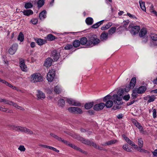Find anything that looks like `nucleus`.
I'll return each mask as SVG.
<instances>
[{"mask_svg":"<svg viewBox=\"0 0 157 157\" xmlns=\"http://www.w3.org/2000/svg\"><path fill=\"white\" fill-rule=\"evenodd\" d=\"M44 4V0H37V5L39 8L42 7Z\"/></svg>","mask_w":157,"mask_h":157,"instance_id":"nucleus-32","label":"nucleus"},{"mask_svg":"<svg viewBox=\"0 0 157 157\" xmlns=\"http://www.w3.org/2000/svg\"><path fill=\"white\" fill-rule=\"evenodd\" d=\"M118 140H113L108 141L104 144H102L103 146L112 145L118 142Z\"/></svg>","mask_w":157,"mask_h":157,"instance_id":"nucleus-20","label":"nucleus"},{"mask_svg":"<svg viewBox=\"0 0 157 157\" xmlns=\"http://www.w3.org/2000/svg\"><path fill=\"white\" fill-rule=\"evenodd\" d=\"M20 66L21 69L23 71H27V68L25 65L23 60H21L20 62Z\"/></svg>","mask_w":157,"mask_h":157,"instance_id":"nucleus-16","label":"nucleus"},{"mask_svg":"<svg viewBox=\"0 0 157 157\" xmlns=\"http://www.w3.org/2000/svg\"><path fill=\"white\" fill-rule=\"evenodd\" d=\"M128 29L131 33L133 35H135L137 34L140 29V27L139 26H135L133 27L129 25Z\"/></svg>","mask_w":157,"mask_h":157,"instance_id":"nucleus-5","label":"nucleus"},{"mask_svg":"<svg viewBox=\"0 0 157 157\" xmlns=\"http://www.w3.org/2000/svg\"><path fill=\"white\" fill-rule=\"evenodd\" d=\"M155 98L154 97H150L148 101V102H151L154 101Z\"/></svg>","mask_w":157,"mask_h":157,"instance_id":"nucleus-55","label":"nucleus"},{"mask_svg":"<svg viewBox=\"0 0 157 157\" xmlns=\"http://www.w3.org/2000/svg\"><path fill=\"white\" fill-rule=\"evenodd\" d=\"M34 39L36 43L40 46L42 45L47 43V41L46 40L41 38L35 37L34 38Z\"/></svg>","mask_w":157,"mask_h":157,"instance_id":"nucleus-14","label":"nucleus"},{"mask_svg":"<svg viewBox=\"0 0 157 157\" xmlns=\"http://www.w3.org/2000/svg\"><path fill=\"white\" fill-rule=\"evenodd\" d=\"M94 104L93 102L86 103L84 105V107L85 109H88L92 108Z\"/></svg>","mask_w":157,"mask_h":157,"instance_id":"nucleus-23","label":"nucleus"},{"mask_svg":"<svg viewBox=\"0 0 157 157\" xmlns=\"http://www.w3.org/2000/svg\"><path fill=\"white\" fill-rule=\"evenodd\" d=\"M81 140L82 143L90 146H92V143H94L93 142L91 141L90 140H86L83 138H82Z\"/></svg>","mask_w":157,"mask_h":157,"instance_id":"nucleus-22","label":"nucleus"},{"mask_svg":"<svg viewBox=\"0 0 157 157\" xmlns=\"http://www.w3.org/2000/svg\"><path fill=\"white\" fill-rule=\"evenodd\" d=\"M111 99V97L109 95H107L105 96L103 98V101L104 102L110 100Z\"/></svg>","mask_w":157,"mask_h":157,"instance_id":"nucleus-48","label":"nucleus"},{"mask_svg":"<svg viewBox=\"0 0 157 157\" xmlns=\"http://www.w3.org/2000/svg\"><path fill=\"white\" fill-rule=\"evenodd\" d=\"M50 136L51 137L57 139L58 141L62 142L65 144H67V141L64 140L61 137H59L58 136L56 135L54 133H51L50 134Z\"/></svg>","mask_w":157,"mask_h":157,"instance_id":"nucleus-13","label":"nucleus"},{"mask_svg":"<svg viewBox=\"0 0 157 157\" xmlns=\"http://www.w3.org/2000/svg\"><path fill=\"white\" fill-rule=\"evenodd\" d=\"M122 137L124 138L126 141L129 144L132 146L134 143L128 137H127L126 135L123 134L122 135Z\"/></svg>","mask_w":157,"mask_h":157,"instance_id":"nucleus-19","label":"nucleus"},{"mask_svg":"<svg viewBox=\"0 0 157 157\" xmlns=\"http://www.w3.org/2000/svg\"><path fill=\"white\" fill-rule=\"evenodd\" d=\"M57 37L53 36L51 34H50V41H52L56 39H57Z\"/></svg>","mask_w":157,"mask_h":157,"instance_id":"nucleus-51","label":"nucleus"},{"mask_svg":"<svg viewBox=\"0 0 157 157\" xmlns=\"http://www.w3.org/2000/svg\"><path fill=\"white\" fill-rule=\"evenodd\" d=\"M26 128L25 127H23L21 126L20 131H21L22 132H25V130L26 129Z\"/></svg>","mask_w":157,"mask_h":157,"instance_id":"nucleus-64","label":"nucleus"},{"mask_svg":"<svg viewBox=\"0 0 157 157\" xmlns=\"http://www.w3.org/2000/svg\"><path fill=\"white\" fill-rule=\"evenodd\" d=\"M151 37L152 40L154 41L157 40V35L155 34L152 33L151 35Z\"/></svg>","mask_w":157,"mask_h":157,"instance_id":"nucleus-41","label":"nucleus"},{"mask_svg":"<svg viewBox=\"0 0 157 157\" xmlns=\"http://www.w3.org/2000/svg\"><path fill=\"white\" fill-rule=\"evenodd\" d=\"M129 22V21L128 20H127V21H124L123 22V25L121 26L118 29H117L122 28V27L126 28Z\"/></svg>","mask_w":157,"mask_h":157,"instance_id":"nucleus-40","label":"nucleus"},{"mask_svg":"<svg viewBox=\"0 0 157 157\" xmlns=\"http://www.w3.org/2000/svg\"><path fill=\"white\" fill-rule=\"evenodd\" d=\"M81 44L80 41L78 40H75L73 43V46L75 48L79 47Z\"/></svg>","mask_w":157,"mask_h":157,"instance_id":"nucleus-36","label":"nucleus"},{"mask_svg":"<svg viewBox=\"0 0 157 157\" xmlns=\"http://www.w3.org/2000/svg\"><path fill=\"white\" fill-rule=\"evenodd\" d=\"M4 84H5L6 86H8L10 88L11 87V86L12 85L11 84L9 83L6 81H5V82Z\"/></svg>","mask_w":157,"mask_h":157,"instance_id":"nucleus-63","label":"nucleus"},{"mask_svg":"<svg viewBox=\"0 0 157 157\" xmlns=\"http://www.w3.org/2000/svg\"><path fill=\"white\" fill-rule=\"evenodd\" d=\"M137 93L136 91H135V89L133 90V92L132 94V97L133 98V99H135L137 97Z\"/></svg>","mask_w":157,"mask_h":157,"instance_id":"nucleus-44","label":"nucleus"},{"mask_svg":"<svg viewBox=\"0 0 157 157\" xmlns=\"http://www.w3.org/2000/svg\"><path fill=\"white\" fill-rule=\"evenodd\" d=\"M36 95L37 100H43L45 98V94L40 90H37V93Z\"/></svg>","mask_w":157,"mask_h":157,"instance_id":"nucleus-11","label":"nucleus"},{"mask_svg":"<svg viewBox=\"0 0 157 157\" xmlns=\"http://www.w3.org/2000/svg\"><path fill=\"white\" fill-rule=\"evenodd\" d=\"M33 4L30 2L26 3L25 6V7L26 9L31 8L33 6Z\"/></svg>","mask_w":157,"mask_h":157,"instance_id":"nucleus-45","label":"nucleus"},{"mask_svg":"<svg viewBox=\"0 0 157 157\" xmlns=\"http://www.w3.org/2000/svg\"><path fill=\"white\" fill-rule=\"evenodd\" d=\"M154 157H157V149L155 150L152 152Z\"/></svg>","mask_w":157,"mask_h":157,"instance_id":"nucleus-61","label":"nucleus"},{"mask_svg":"<svg viewBox=\"0 0 157 157\" xmlns=\"http://www.w3.org/2000/svg\"><path fill=\"white\" fill-rule=\"evenodd\" d=\"M139 3L142 10L143 11H146V8L145 6V2L140 0L139 1Z\"/></svg>","mask_w":157,"mask_h":157,"instance_id":"nucleus-28","label":"nucleus"},{"mask_svg":"<svg viewBox=\"0 0 157 157\" xmlns=\"http://www.w3.org/2000/svg\"><path fill=\"white\" fill-rule=\"evenodd\" d=\"M92 146L94 147L95 148L99 149L100 150H105L106 151V150L104 149L102 147H100L99 145H97L95 143H92Z\"/></svg>","mask_w":157,"mask_h":157,"instance_id":"nucleus-29","label":"nucleus"},{"mask_svg":"<svg viewBox=\"0 0 157 157\" xmlns=\"http://www.w3.org/2000/svg\"><path fill=\"white\" fill-rule=\"evenodd\" d=\"M54 91L56 94H59L62 92V89L60 86L57 85L55 87Z\"/></svg>","mask_w":157,"mask_h":157,"instance_id":"nucleus-26","label":"nucleus"},{"mask_svg":"<svg viewBox=\"0 0 157 157\" xmlns=\"http://www.w3.org/2000/svg\"><path fill=\"white\" fill-rule=\"evenodd\" d=\"M86 22L88 25H91L93 23V20L90 17L87 18L86 20Z\"/></svg>","mask_w":157,"mask_h":157,"instance_id":"nucleus-30","label":"nucleus"},{"mask_svg":"<svg viewBox=\"0 0 157 157\" xmlns=\"http://www.w3.org/2000/svg\"><path fill=\"white\" fill-rule=\"evenodd\" d=\"M111 99V97L109 95H107L105 96L103 98V101L104 102L110 100Z\"/></svg>","mask_w":157,"mask_h":157,"instance_id":"nucleus-47","label":"nucleus"},{"mask_svg":"<svg viewBox=\"0 0 157 157\" xmlns=\"http://www.w3.org/2000/svg\"><path fill=\"white\" fill-rule=\"evenodd\" d=\"M147 31L146 29L144 28H142L139 33L140 37H142L144 36L147 33Z\"/></svg>","mask_w":157,"mask_h":157,"instance_id":"nucleus-21","label":"nucleus"},{"mask_svg":"<svg viewBox=\"0 0 157 157\" xmlns=\"http://www.w3.org/2000/svg\"><path fill=\"white\" fill-rule=\"evenodd\" d=\"M132 121L133 124H134L135 126L139 123L136 120L134 119H132Z\"/></svg>","mask_w":157,"mask_h":157,"instance_id":"nucleus-60","label":"nucleus"},{"mask_svg":"<svg viewBox=\"0 0 157 157\" xmlns=\"http://www.w3.org/2000/svg\"><path fill=\"white\" fill-rule=\"evenodd\" d=\"M60 56V52L57 50H54L51 52V58H50V66L51 65L50 63L53 61H57Z\"/></svg>","mask_w":157,"mask_h":157,"instance_id":"nucleus-2","label":"nucleus"},{"mask_svg":"<svg viewBox=\"0 0 157 157\" xmlns=\"http://www.w3.org/2000/svg\"><path fill=\"white\" fill-rule=\"evenodd\" d=\"M89 40H91L92 42V44L90 47L95 45L100 42V40L98 38L97 36L96 35H92L90 38Z\"/></svg>","mask_w":157,"mask_h":157,"instance_id":"nucleus-8","label":"nucleus"},{"mask_svg":"<svg viewBox=\"0 0 157 157\" xmlns=\"http://www.w3.org/2000/svg\"><path fill=\"white\" fill-rule=\"evenodd\" d=\"M31 22L33 24H36L38 22V20L36 19H32L31 21Z\"/></svg>","mask_w":157,"mask_h":157,"instance_id":"nucleus-54","label":"nucleus"},{"mask_svg":"<svg viewBox=\"0 0 157 157\" xmlns=\"http://www.w3.org/2000/svg\"><path fill=\"white\" fill-rule=\"evenodd\" d=\"M50 149L52 150L57 153L59 152V150L52 147L50 146Z\"/></svg>","mask_w":157,"mask_h":157,"instance_id":"nucleus-58","label":"nucleus"},{"mask_svg":"<svg viewBox=\"0 0 157 157\" xmlns=\"http://www.w3.org/2000/svg\"><path fill=\"white\" fill-rule=\"evenodd\" d=\"M73 47L71 44H67L64 47V49L66 50H70Z\"/></svg>","mask_w":157,"mask_h":157,"instance_id":"nucleus-43","label":"nucleus"},{"mask_svg":"<svg viewBox=\"0 0 157 157\" xmlns=\"http://www.w3.org/2000/svg\"><path fill=\"white\" fill-rule=\"evenodd\" d=\"M123 97L122 92L120 93L118 92L117 94H114L112 98V100H113L114 103L117 105L116 106H114L113 108L114 109H120L121 107L119 105H121L122 104V103L121 102V101Z\"/></svg>","mask_w":157,"mask_h":157,"instance_id":"nucleus-1","label":"nucleus"},{"mask_svg":"<svg viewBox=\"0 0 157 157\" xmlns=\"http://www.w3.org/2000/svg\"><path fill=\"white\" fill-rule=\"evenodd\" d=\"M136 126L139 129L140 132L143 131V128L139 123H138L136 125Z\"/></svg>","mask_w":157,"mask_h":157,"instance_id":"nucleus-46","label":"nucleus"},{"mask_svg":"<svg viewBox=\"0 0 157 157\" xmlns=\"http://www.w3.org/2000/svg\"><path fill=\"white\" fill-rule=\"evenodd\" d=\"M18 149L21 151H25L26 149L24 146L20 145L18 148Z\"/></svg>","mask_w":157,"mask_h":157,"instance_id":"nucleus-50","label":"nucleus"},{"mask_svg":"<svg viewBox=\"0 0 157 157\" xmlns=\"http://www.w3.org/2000/svg\"><path fill=\"white\" fill-rule=\"evenodd\" d=\"M68 110L70 112L75 113L81 114L83 113L81 109L78 107H70L68 108Z\"/></svg>","mask_w":157,"mask_h":157,"instance_id":"nucleus-6","label":"nucleus"},{"mask_svg":"<svg viewBox=\"0 0 157 157\" xmlns=\"http://www.w3.org/2000/svg\"><path fill=\"white\" fill-rule=\"evenodd\" d=\"M13 106H14L16 108L20 109L22 111H24L25 110V109L24 108L22 107L21 106H20L18 105L17 103H14L13 104Z\"/></svg>","mask_w":157,"mask_h":157,"instance_id":"nucleus-37","label":"nucleus"},{"mask_svg":"<svg viewBox=\"0 0 157 157\" xmlns=\"http://www.w3.org/2000/svg\"><path fill=\"white\" fill-rule=\"evenodd\" d=\"M81 44L83 45H86L88 47H90L92 44V42L89 40H87L86 38L83 37L81 38L80 41Z\"/></svg>","mask_w":157,"mask_h":157,"instance_id":"nucleus-4","label":"nucleus"},{"mask_svg":"<svg viewBox=\"0 0 157 157\" xmlns=\"http://www.w3.org/2000/svg\"><path fill=\"white\" fill-rule=\"evenodd\" d=\"M58 105L61 107H63L65 104V102L64 99L62 98L60 99L58 101Z\"/></svg>","mask_w":157,"mask_h":157,"instance_id":"nucleus-27","label":"nucleus"},{"mask_svg":"<svg viewBox=\"0 0 157 157\" xmlns=\"http://www.w3.org/2000/svg\"><path fill=\"white\" fill-rule=\"evenodd\" d=\"M24 39L23 34L21 32L20 33L17 37L18 40L22 42L23 41Z\"/></svg>","mask_w":157,"mask_h":157,"instance_id":"nucleus-38","label":"nucleus"},{"mask_svg":"<svg viewBox=\"0 0 157 157\" xmlns=\"http://www.w3.org/2000/svg\"><path fill=\"white\" fill-rule=\"evenodd\" d=\"M113 102L112 101L108 100L106 102L105 104V106L108 108H111L113 105Z\"/></svg>","mask_w":157,"mask_h":157,"instance_id":"nucleus-33","label":"nucleus"},{"mask_svg":"<svg viewBox=\"0 0 157 157\" xmlns=\"http://www.w3.org/2000/svg\"><path fill=\"white\" fill-rule=\"evenodd\" d=\"M122 148L124 150L130 152L131 151V147H129L128 145L127 144H124L122 147Z\"/></svg>","mask_w":157,"mask_h":157,"instance_id":"nucleus-34","label":"nucleus"},{"mask_svg":"<svg viewBox=\"0 0 157 157\" xmlns=\"http://www.w3.org/2000/svg\"><path fill=\"white\" fill-rule=\"evenodd\" d=\"M112 25V24L111 22L108 23L105 25H104L101 27V29L102 30H105L108 29Z\"/></svg>","mask_w":157,"mask_h":157,"instance_id":"nucleus-24","label":"nucleus"},{"mask_svg":"<svg viewBox=\"0 0 157 157\" xmlns=\"http://www.w3.org/2000/svg\"><path fill=\"white\" fill-rule=\"evenodd\" d=\"M49 65V58H48L44 62V66L45 69H46L48 70V66Z\"/></svg>","mask_w":157,"mask_h":157,"instance_id":"nucleus-35","label":"nucleus"},{"mask_svg":"<svg viewBox=\"0 0 157 157\" xmlns=\"http://www.w3.org/2000/svg\"><path fill=\"white\" fill-rule=\"evenodd\" d=\"M25 130V133L29 134H33V131L28 128H26Z\"/></svg>","mask_w":157,"mask_h":157,"instance_id":"nucleus-52","label":"nucleus"},{"mask_svg":"<svg viewBox=\"0 0 157 157\" xmlns=\"http://www.w3.org/2000/svg\"><path fill=\"white\" fill-rule=\"evenodd\" d=\"M123 99L124 100H125L127 101L129 100L130 98V96L129 95H127L124 96L123 98Z\"/></svg>","mask_w":157,"mask_h":157,"instance_id":"nucleus-56","label":"nucleus"},{"mask_svg":"<svg viewBox=\"0 0 157 157\" xmlns=\"http://www.w3.org/2000/svg\"><path fill=\"white\" fill-rule=\"evenodd\" d=\"M127 14L129 17H130L131 18H136V17L135 15H132L130 13H127Z\"/></svg>","mask_w":157,"mask_h":157,"instance_id":"nucleus-62","label":"nucleus"},{"mask_svg":"<svg viewBox=\"0 0 157 157\" xmlns=\"http://www.w3.org/2000/svg\"><path fill=\"white\" fill-rule=\"evenodd\" d=\"M153 116L154 118H155L156 117V110L155 109L153 110Z\"/></svg>","mask_w":157,"mask_h":157,"instance_id":"nucleus-57","label":"nucleus"},{"mask_svg":"<svg viewBox=\"0 0 157 157\" xmlns=\"http://www.w3.org/2000/svg\"><path fill=\"white\" fill-rule=\"evenodd\" d=\"M46 13L45 10H43L40 13L39 17L41 19H43L46 17Z\"/></svg>","mask_w":157,"mask_h":157,"instance_id":"nucleus-31","label":"nucleus"},{"mask_svg":"<svg viewBox=\"0 0 157 157\" xmlns=\"http://www.w3.org/2000/svg\"><path fill=\"white\" fill-rule=\"evenodd\" d=\"M146 89L147 88L145 86H141L138 88H136L135 91H137L138 94H141L143 93Z\"/></svg>","mask_w":157,"mask_h":157,"instance_id":"nucleus-15","label":"nucleus"},{"mask_svg":"<svg viewBox=\"0 0 157 157\" xmlns=\"http://www.w3.org/2000/svg\"><path fill=\"white\" fill-rule=\"evenodd\" d=\"M105 106L104 103H100L95 105L94 106V109L95 110L99 111L103 109Z\"/></svg>","mask_w":157,"mask_h":157,"instance_id":"nucleus-12","label":"nucleus"},{"mask_svg":"<svg viewBox=\"0 0 157 157\" xmlns=\"http://www.w3.org/2000/svg\"><path fill=\"white\" fill-rule=\"evenodd\" d=\"M73 148H74L75 149H76L77 150L79 151L82 153H86V152L85 151H83L80 148L77 147L76 146H75V145H74V147Z\"/></svg>","mask_w":157,"mask_h":157,"instance_id":"nucleus-49","label":"nucleus"},{"mask_svg":"<svg viewBox=\"0 0 157 157\" xmlns=\"http://www.w3.org/2000/svg\"><path fill=\"white\" fill-rule=\"evenodd\" d=\"M20 126H14V129L17 131H20Z\"/></svg>","mask_w":157,"mask_h":157,"instance_id":"nucleus-59","label":"nucleus"},{"mask_svg":"<svg viewBox=\"0 0 157 157\" xmlns=\"http://www.w3.org/2000/svg\"><path fill=\"white\" fill-rule=\"evenodd\" d=\"M138 144L140 148H141L143 146V142L142 139L141 138L138 139Z\"/></svg>","mask_w":157,"mask_h":157,"instance_id":"nucleus-42","label":"nucleus"},{"mask_svg":"<svg viewBox=\"0 0 157 157\" xmlns=\"http://www.w3.org/2000/svg\"><path fill=\"white\" fill-rule=\"evenodd\" d=\"M18 47V45L17 44H13L9 48L8 52L10 55H13L15 54L17 51Z\"/></svg>","mask_w":157,"mask_h":157,"instance_id":"nucleus-7","label":"nucleus"},{"mask_svg":"<svg viewBox=\"0 0 157 157\" xmlns=\"http://www.w3.org/2000/svg\"><path fill=\"white\" fill-rule=\"evenodd\" d=\"M67 101L68 104L72 105L77 106H81L80 102L71 98L67 99Z\"/></svg>","mask_w":157,"mask_h":157,"instance_id":"nucleus-9","label":"nucleus"},{"mask_svg":"<svg viewBox=\"0 0 157 157\" xmlns=\"http://www.w3.org/2000/svg\"><path fill=\"white\" fill-rule=\"evenodd\" d=\"M138 150L140 152H144L146 153H149V152L148 151L145 150L144 149H142L141 148H139L138 149Z\"/></svg>","mask_w":157,"mask_h":157,"instance_id":"nucleus-53","label":"nucleus"},{"mask_svg":"<svg viewBox=\"0 0 157 157\" xmlns=\"http://www.w3.org/2000/svg\"><path fill=\"white\" fill-rule=\"evenodd\" d=\"M136 82V77L132 78L130 82L129 86L128 88H127V89L125 88V91H128L131 88H133L135 86Z\"/></svg>","mask_w":157,"mask_h":157,"instance_id":"nucleus-10","label":"nucleus"},{"mask_svg":"<svg viewBox=\"0 0 157 157\" xmlns=\"http://www.w3.org/2000/svg\"><path fill=\"white\" fill-rule=\"evenodd\" d=\"M55 76V71L54 69H52L50 71V82L52 81L54 79Z\"/></svg>","mask_w":157,"mask_h":157,"instance_id":"nucleus-17","label":"nucleus"},{"mask_svg":"<svg viewBox=\"0 0 157 157\" xmlns=\"http://www.w3.org/2000/svg\"><path fill=\"white\" fill-rule=\"evenodd\" d=\"M30 80L31 82L34 83L41 82L43 80V77L39 73H35L31 76Z\"/></svg>","mask_w":157,"mask_h":157,"instance_id":"nucleus-3","label":"nucleus"},{"mask_svg":"<svg viewBox=\"0 0 157 157\" xmlns=\"http://www.w3.org/2000/svg\"><path fill=\"white\" fill-rule=\"evenodd\" d=\"M116 28L115 27H111L109 30V34H112L114 33L116 31Z\"/></svg>","mask_w":157,"mask_h":157,"instance_id":"nucleus-39","label":"nucleus"},{"mask_svg":"<svg viewBox=\"0 0 157 157\" xmlns=\"http://www.w3.org/2000/svg\"><path fill=\"white\" fill-rule=\"evenodd\" d=\"M23 13L24 15L28 16L33 14V11L31 10H24Z\"/></svg>","mask_w":157,"mask_h":157,"instance_id":"nucleus-25","label":"nucleus"},{"mask_svg":"<svg viewBox=\"0 0 157 157\" xmlns=\"http://www.w3.org/2000/svg\"><path fill=\"white\" fill-rule=\"evenodd\" d=\"M108 33L104 32L101 34L100 39L101 40L104 41L106 40L108 38Z\"/></svg>","mask_w":157,"mask_h":157,"instance_id":"nucleus-18","label":"nucleus"}]
</instances>
